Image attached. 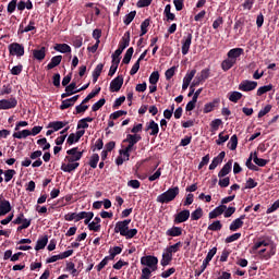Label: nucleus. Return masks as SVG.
<instances>
[{
    "label": "nucleus",
    "instance_id": "obj_4",
    "mask_svg": "<svg viewBox=\"0 0 279 279\" xmlns=\"http://www.w3.org/2000/svg\"><path fill=\"white\" fill-rule=\"evenodd\" d=\"M141 265H144L151 271H156L158 269V257L154 255H146L141 258Z\"/></svg>",
    "mask_w": 279,
    "mask_h": 279
},
{
    "label": "nucleus",
    "instance_id": "obj_56",
    "mask_svg": "<svg viewBox=\"0 0 279 279\" xmlns=\"http://www.w3.org/2000/svg\"><path fill=\"white\" fill-rule=\"evenodd\" d=\"M196 76H198L199 80L205 82L206 80H208V77H210V70H209V68H206V69L202 70L201 73L197 74Z\"/></svg>",
    "mask_w": 279,
    "mask_h": 279
},
{
    "label": "nucleus",
    "instance_id": "obj_46",
    "mask_svg": "<svg viewBox=\"0 0 279 279\" xmlns=\"http://www.w3.org/2000/svg\"><path fill=\"white\" fill-rule=\"evenodd\" d=\"M223 228V225L220 220L214 221L211 225L208 226L207 230H210L211 232H219Z\"/></svg>",
    "mask_w": 279,
    "mask_h": 279
},
{
    "label": "nucleus",
    "instance_id": "obj_52",
    "mask_svg": "<svg viewBox=\"0 0 279 279\" xmlns=\"http://www.w3.org/2000/svg\"><path fill=\"white\" fill-rule=\"evenodd\" d=\"M86 110H88V106L81 102L75 107V111H73V114H84Z\"/></svg>",
    "mask_w": 279,
    "mask_h": 279
},
{
    "label": "nucleus",
    "instance_id": "obj_62",
    "mask_svg": "<svg viewBox=\"0 0 279 279\" xmlns=\"http://www.w3.org/2000/svg\"><path fill=\"white\" fill-rule=\"evenodd\" d=\"M230 138V135H223V132L219 133L218 140L216 141L217 145H223Z\"/></svg>",
    "mask_w": 279,
    "mask_h": 279
},
{
    "label": "nucleus",
    "instance_id": "obj_44",
    "mask_svg": "<svg viewBox=\"0 0 279 279\" xmlns=\"http://www.w3.org/2000/svg\"><path fill=\"white\" fill-rule=\"evenodd\" d=\"M132 56H134V48L133 47H130L125 54H124V58L122 60V64H130L131 60H132Z\"/></svg>",
    "mask_w": 279,
    "mask_h": 279
},
{
    "label": "nucleus",
    "instance_id": "obj_53",
    "mask_svg": "<svg viewBox=\"0 0 279 279\" xmlns=\"http://www.w3.org/2000/svg\"><path fill=\"white\" fill-rule=\"evenodd\" d=\"M160 80V73L158 71H154L149 76V84L156 85Z\"/></svg>",
    "mask_w": 279,
    "mask_h": 279
},
{
    "label": "nucleus",
    "instance_id": "obj_11",
    "mask_svg": "<svg viewBox=\"0 0 279 279\" xmlns=\"http://www.w3.org/2000/svg\"><path fill=\"white\" fill-rule=\"evenodd\" d=\"M16 106H19V100L14 97L0 100V110H12V108H15Z\"/></svg>",
    "mask_w": 279,
    "mask_h": 279
},
{
    "label": "nucleus",
    "instance_id": "obj_64",
    "mask_svg": "<svg viewBox=\"0 0 279 279\" xmlns=\"http://www.w3.org/2000/svg\"><path fill=\"white\" fill-rule=\"evenodd\" d=\"M20 73H23V64H17L11 69V75H19Z\"/></svg>",
    "mask_w": 279,
    "mask_h": 279
},
{
    "label": "nucleus",
    "instance_id": "obj_34",
    "mask_svg": "<svg viewBox=\"0 0 279 279\" xmlns=\"http://www.w3.org/2000/svg\"><path fill=\"white\" fill-rule=\"evenodd\" d=\"M47 243H49V238L47 235H44L41 239H38L37 244L35 246L36 252H39V250H45V247H47Z\"/></svg>",
    "mask_w": 279,
    "mask_h": 279
},
{
    "label": "nucleus",
    "instance_id": "obj_57",
    "mask_svg": "<svg viewBox=\"0 0 279 279\" xmlns=\"http://www.w3.org/2000/svg\"><path fill=\"white\" fill-rule=\"evenodd\" d=\"M151 23V20L146 19L141 24V36H145L147 34V27H149V24Z\"/></svg>",
    "mask_w": 279,
    "mask_h": 279
},
{
    "label": "nucleus",
    "instance_id": "obj_16",
    "mask_svg": "<svg viewBox=\"0 0 279 279\" xmlns=\"http://www.w3.org/2000/svg\"><path fill=\"white\" fill-rule=\"evenodd\" d=\"M243 53H245V50L243 48H232L228 51L227 58H230L236 64V59L241 58Z\"/></svg>",
    "mask_w": 279,
    "mask_h": 279
},
{
    "label": "nucleus",
    "instance_id": "obj_19",
    "mask_svg": "<svg viewBox=\"0 0 279 279\" xmlns=\"http://www.w3.org/2000/svg\"><path fill=\"white\" fill-rule=\"evenodd\" d=\"M86 214L84 211H80L77 213H69L64 216L65 221H82V219H84V216Z\"/></svg>",
    "mask_w": 279,
    "mask_h": 279
},
{
    "label": "nucleus",
    "instance_id": "obj_55",
    "mask_svg": "<svg viewBox=\"0 0 279 279\" xmlns=\"http://www.w3.org/2000/svg\"><path fill=\"white\" fill-rule=\"evenodd\" d=\"M125 114H128V111L118 110V111H114L113 113H111L109 119H111L112 121H117V119H119L121 117H125Z\"/></svg>",
    "mask_w": 279,
    "mask_h": 279
},
{
    "label": "nucleus",
    "instance_id": "obj_59",
    "mask_svg": "<svg viewBox=\"0 0 279 279\" xmlns=\"http://www.w3.org/2000/svg\"><path fill=\"white\" fill-rule=\"evenodd\" d=\"M73 106H75V104L72 102V101L70 100V98H68V99L61 101L60 110H66L68 108H71V107H73Z\"/></svg>",
    "mask_w": 279,
    "mask_h": 279
},
{
    "label": "nucleus",
    "instance_id": "obj_21",
    "mask_svg": "<svg viewBox=\"0 0 279 279\" xmlns=\"http://www.w3.org/2000/svg\"><path fill=\"white\" fill-rule=\"evenodd\" d=\"M223 158H226V151H221L217 157H215L209 165V171H215L216 167H219L221 162H223Z\"/></svg>",
    "mask_w": 279,
    "mask_h": 279
},
{
    "label": "nucleus",
    "instance_id": "obj_5",
    "mask_svg": "<svg viewBox=\"0 0 279 279\" xmlns=\"http://www.w3.org/2000/svg\"><path fill=\"white\" fill-rule=\"evenodd\" d=\"M68 156H65L66 162H77L82 160V156H84V150L80 151L78 147H73L66 150Z\"/></svg>",
    "mask_w": 279,
    "mask_h": 279
},
{
    "label": "nucleus",
    "instance_id": "obj_26",
    "mask_svg": "<svg viewBox=\"0 0 279 279\" xmlns=\"http://www.w3.org/2000/svg\"><path fill=\"white\" fill-rule=\"evenodd\" d=\"M46 56H47L46 47H41L40 49L33 50V58H35V60H39V62H41V60H45Z\"/></svg>",
    "mask_w": 279,
    "mask_h": 279
},
{
    "label": "nucleus",
    "instance_id": "obj_45",
    "mask_svg": "<svg viewBox=\"0 0 279 279\" xmlns=\"http://www.w3.org/2000/svg\"><path fill=\"white\" fill-rule=\"evenodd\" d=\"M101 93V87H97L96 89L92 90L85 99H83L82 104H88L90 99H94V97H97Z\"/></svg>",
    "mask_w": 279,
    "mask_h": 279
},
{
    "label": "nucleus",
    "instance_id": "obj_7",
    "mask_svg": "<svg viewBox=\"0 0 279 279\" xmlns=\"http://www.w3.org/2000/svg\"><path fill=\"white\" fill-rule=\"evenodd\" d=\"M10 56H16L17 58H22L25 56V46L19 43H12L8 47Z\"/></svg>",
    "mask_w": 279,
    "mask_h": 279
},
{
    "label": "nucleus",
    "instance_id": "obj_51",
    "mask_svg": "<svg viewBox=\"0 0 279 279\" xmlns=\"http://www.w3.org/2000/svg\"><path fill=\"white\" fill-rule=\"evenodd\" d=\"M134 19H136V11H131L123 19L124 25H130V23H132V21H134Z\"/></svg>",
    "mask_w": 279,
    "mask_h": 279
},
{
    "label": "nucleus",
    "instance_id": "obj_41",
    "mask_svg": "<svg viewBox=\"0 0 279 279\" xmlns=\"http://www.w3.org/2000/svg\"><path fill=\"white\" fill-rule=\"evenodd\" d=\"M239 145V137L236 136V134L232 135L229 143L227 144V147H229V149L231 151H234V149H236Z\"/></svg>",
    "mask_w": 279,
    "mask_h": 279
},
{
    "label": "nucleus",
    "instance_id": "obj_60",
    "mask_svg": "<svg viewBox=\"0 0 279 279\" xmlns=\"http://www.w3.org/2000/svg\"><path fill=\"white\" fill-rule=\"evenodd\" d=\"M241 239V233H233L226 238L225 243H234V241H239Z\"/></svg>",
    "mask_w": 279,
    "mask_h": 279
},
{
    "label": "nucleus",
    "instance_id": "obj_48",
    "mask_svg": "<svg viewBox=\"0 0 279 279\" xmlns=\"http://www.w3.org/2000/svg\"><path fill=\"white\" fill-rule=\"evenodd\" d=\"M88 165L92 169H97V165H99V154H93L89 158Z\"/></svg>",
    "mask_w": 279,
    "mask_h": 279
},
{
    "label": "nucleus",
    "instance_id": "obj_58",
    "mask_svg": "<svg viewBox=\"0 0 279 279\" xmlns=\"http://www.w3.org/2000/svg\"><path fill=\"white\" fill-rule=\"evenodd\" d=\"M4 173V182H10L14 175H16V170L14 169H9L3 172Z\"/></svg>",
    "mask_w": 279,
    "mask_h": 279
},
{
    "label": "nucleus",
    "instance_id": "obj_43",
    "mask_svg": "<svg viewBox=\"0 0 279 279\" xmlns=\"http://www.w3.org/2000/svg\"><path fill=\"white\" fill-rule=\"evenodd\" d=\"M243 98V94L241 92H231L229 94V101H232L233 104H239L240 99Z\"/></svg>",
    "mask_w": 279,
    "mask_h": 279
},
{
    "label": "nucleus",
    "instance_id": "obj_61",
    "mask_svg": "<svg viewBox=\"0 0 279 279\" xmlns=\"http://www.w3.org/2000/svg\"><path fill=\"white\" fill-rule=\"evenodd\" d=\"M151 268H147V267H145V268H143L142 269V276L140 277V279H149V278H151Z\"/></svg>",
    "mask_w": 279,
    "mask_h": 279
},
{
    "label": "nucleus",
    "instance_id": "obj_37",
    "mask_svg": "<svg viewBox=\"0 0 279 279\" xmlns=\"http://www.w3.org/2000/svg\"><path fill=\"white\" fill-rule=\"evenodd\" d=\"M234 64H236V62L232 61V59L228 57L221 62V69L222 71L227 72L230 71Z\"/></svg>",
    "mask_w": 279,
    "mask_h": 279
},
{
    "label": "nucleus",
    "instance_id": "obj_28",
    "mask_svg": "<svg viewBox=\"0 0 279 279\" xmlns=\"http://www.w3.org/2000/svg\"><path fill=\"white\" fill-rule=\"evenodd\" d=\"M80 167V162H68L61 165V171H64V173H71L72 171H75Z\"/></svg>",
    "mask_w": 279,
    "mask_h": 279
},
{
    "label": "nucleus",
    "instance_id": "obj_50",
    "mask_svg": "<svg viewBox=\"0 0 279 279\" xmlns=\"http://www.w3.org/2000/svg\"><path fill=\"white\" fill-rule=\"evenodd\" d=\"M223 124V121L221 119H215L210 122V132H217L219 130L220 125Z\"/></svg>",
    "mask_w": 279,
    "mask_h": 279
},
{
    "label": "nucleus",
    "instance_id": "obj_25",
    "mask_svg": "<svg viewBox=\"0 0 279 279\" xmlns=\"http://www.w3.org/2000/svg\"><path fill=\"white\" fill-rule=\"evenodd\" d=\"M88 230L92 232H99L101 230V218L96 216L94 221L88 225Z\"/></svg>",
    "mask_w": 279,
    "mask_h": 279
},
{
    "label": "nucleus",
    "instance_id": "obj_22",
    "mask_svg": "<svg viewBox=\"0 0 279 279\" xmlns=\"http://www.w3.org/2000/svg\"><path fill=\"white\" fill-rule=\"evenodd\" d=\"M12 205L10 204V201L3 199L0 203V217H4V215H8V213H11Z\"/></svg>",
    "mask_w": 279,
    "mask_h": 279
},
{
    "label": "nucleus",
    "instance_id": "obj_14",
    "mask_svg": "<svg viewBox=\"0 0 279 279\" xmlns=\"http://www.w3.org/2000/svg\"><path fill=\"white\" fill-rule=\"evenodd\" d=\"M190 217H191V210L184 209L174 216V223H184L189 221Z\"/></svg>",
    "mask_w": 279,
    "mask_h": 279
},
{
    "label": "nucleus",
    "instance_id": "obj_3",
    "mask_svg": "<svg viewBox=\"0 0 279 279\" xmlns=\"http://www.w3.org/2000/svg\"><path fill=\"white\" fill-rule=\"evenodd\" d=\"M215 254H217V247H213V248L207 253V256H206V258L203 260V264H202V266H201V269L194 271L195 278H199L201 274H204V271H206V267H208V265H210V260H213V258L215 257Z\"/></svg>",
    "mask_w": 279,
    "mask_h": 279
},
{
    "label": "nucleus",
    "instance_id": "obj_29",
    "mask_svg": "<svg viewBox=\"0 0 279 279\" xmlns=\"http://www.w3.org/2000/svg\"><path fill=\"white\" fill-rule=\"evenodd\" d=\"M219 99L216 98L211 102H208L204 106L203 112L204 114H208V112H213L217 106H219Z\"/></svg>",
    "mask_w": 279,
    "mask_h": 279
},
{
    "label": "nucleus",
    "instance_id": "obj_6",
    "mask_svg": "<svg viewBox=\"0 0 279 279\" xmlns=\"http://www.w3.org/2000/svg\"><path fill=\"white\" fill-rule=\"evenodd\" d=\"M142 138L143 137L138 134H128L126 138L123 140V143H129L124 149H126L129 151H135L136 148L134 147V145H136V143L142 141Z\"/></svg>",
    "mask_w": 279,
    "mask_h": 279
},
{
    "label": "nucleus",
    "instance_id": "obj_30",
    "mask_svg": "<svg viewBox=\"0 0 279 279\" xmlns=\"http://www.w3.org/2000/svg\"><path fill=\"white\" fill-rule=\"evenodd\" d=\"M268 247H269V251L262 256L263 260H269L272 256H276V252H277L276 243L270 242V245Z\"/></svg>",
    "mask_w": 279,
    "mask_h": 279
},
{
    "label": "nucleus",
    "instance_id": "obj_32",
    "mask_svg": "<svg viewBox=\"0 0 279 279\" xmlns=\"http://www.w3.org/2000/svg\"><path fill=\"white\" fill-rule=\"evenodd\" d=\"M60 62H62V56H54L51 58L50 62L47 64L48 71H51V69H56V66H59Z\"/></svg>",
    "mask_w": 279,
    "mask_h": 279
},
{
    "label": "nucleus",
    "instance_id": "obj_47",
    "mask_svg": "<svg viewBox=\"0 0 279 279\" xmlns=\"http://www.w3.org/2000/svg\"><path fill=\"white\" fill-rule=\"evenodd\" d=\"M269 90H274V85H264L257 89V97H263L265 93H269Z\"/></svg>",
    "mask_w": 279,
    "mask_h": 279
},
{
    "label": "nucleus",
    "instance_id": "obj_42",
    "mask_svg": "<svg viewBox=\"0 0 279 279\" xmlns=\"http://www.w3.org/2000/svg\"><path fill=\"white\" fill-rule=\"evenodd\" d=\"M204 217V209L202 207H198L191 214L192 221H199Z\"/></svg>",
    "mask_w": 279,
    "mask_h": 279
},
{
    "label": "nucleus",
    "instance_id": "obj_33",
    "mask_svg": "<svg viewBox=\"0 0 279 279\" xmlns=\"http://www.w3.org/2000/svg\"><path fill=\"white\" fill-rule=\"evenodd\" d=\"M53 49L59 51V53H71V46L69 44H57Z\"/></svg>",
    "mask_w": 279,
    "mask_h": 279
},
{
    "label": "nucleus",
    "instance_id": "obj_2",
    "mask_svg": "<svg viewBox=\"0 0 279 279\" xmlns=\"http://www.w3.org/2000/svg\"><path fill=\"white\" fill-rule=\"evenodd\" d=\"M180 195V187L174 186L157 196L158 204H169Z\"/></svg>",
    "mask_w": 279,
    "mask_h": 279
},
{
    "label": "nucleus",
    "instance_id": "obj_40",
    "mask_svg": "<svg viewBox=\"0 0 279 279\" xmlns=\"http://www.w3.org/2000/svg\"><path fill=\"white\" fill-rule=\"evenodd\" d=\"M180 247H182V242H177L175 244L168 246L166 248V252L171 256H173V254H175L177 252H180Z\"/></svg>",
    "mask_w": 279,
    "mask_h": 279
},
{
    "label": "nucleus",
    "instance_id": "obj_49",
    "mask_svg": "<svg viewBox=\"0 0 279 279\" xmlns=\"http://www.w3.org/2000/svg\"><path fill=\"white\" fill-rule=\"evenodd\" d=\"M17 3H19V0H11L8 3V7H7L8 14H14V12H16Z\"/></svg>",
    "mask_w": 279,
    "mask_h": 279
},
{
    "label": "nucleus",
    "instance_id": "obj_9",
    "mask_svg": "<svg viewBox=\"0 0 279 279\" xmlns=\"http://www.w3.org/2000/svg\"><path fill=\"white\" fill-rule=\"evenodd\" d=\"M192 43H193V32L186 33L181 41L182 44L181 51L183 56H186L189 53Z\"/></svg>",
    "mask_w": 279,
    "mask_h": 279
},
{
    "label": "nucleus",
    "instance_id": "obj_20",
    "mask_svg": "<svg viewBox=\"0 0 279 279\" xmlns=\"http://www.w3.org/2000/svg\"><path fill=\"white\" fill-rule=\"evenodd\" d=\"M146 132H149L150 136H158V132H160V126H158V123H156V121L150 120L146 126Z\"/></svg>",
    "mask_w": 279,
    "mask_h": 279
},
{
    "label": "nucleus",
    "instance_id": "obj_38",
    "mask_svg": "<svg viewBox=\"0 0 279 279\" xmlns=\"http://www.w3.org/2000/svg\"><path fill=\"white\" fill-rule=\"evenodd\" d=\"M253 162H255V165H257V167H266L267 162H269L266 159L263 158H258V151H254L253 153Z\"/></svg>",
    "mask_w": 279,
    "mask_h": 279
},
{
    "label": "nucleus",
    "instance_id": "obj_12",
    "mask_svg": "<svg viewBox=\"0 0 279 279\" xmlns=\"http://www.w3.org/2000/svg\"><path fill=\"white\" fill-rule=\"evenodd\" d=\"M122 86H123V75H118L116 78L111 81L109 88L111 93H119Z\"/></svg>",
    "mask_w": 279,
    "mask_h": 279
},
{
    "label": "nucleus",
    "instance_id": "obj_23",
    "mask_svg": "<svg viewBox=\"0 0 279 279\" xmlns=\"http://www.w3.org/2000/svg\"><path fill=\"white\" fill-rule=\"evenodd\" d=\"M227 208L228 206L226 205H219L209 213V219H217L220 215H223L226 213Z\"/></svg>",
    "mask_w": 279,
    "mask_h": 279
},
{
    "label": "nucleus",
    "instance_id": "obj_31",
    "mask_svg": "<svg viewBox=\"0 0 279 279\" xmlns=\"http://www.w3.org/2000/svg\"><path fill=\"white\" fill-rule=\"evenodd\" d=\"M93 121H95V119L92 117L81 119L77 123V130H87L88 123H93Z\"/></svg>",
    "mask_w": 279,
    "mask_h": 279
},
{
    "label": "nucleus",
    "instance_id": "obj_1",
    "mask_svg": "<svg viewBox=\"0 0 279 279\" xmlns=\"http://www.w3.org/2000/svg\"><path fill=\"white\" fill-rule=\"evenodd\" d=\"M130 223H132V219L118 221L114 227L116 234H120L126 240L134 239L138 234V229H130Z\"/></svg>",
    "mask_w": 279,
    "mask_h": 279
},
{
    "label": "nucleus",
    "instance_id": "obj_35",
    "mask_svg": "<svg viewBox=\"0 0 279 279\" xmlns=\"http://www.w3.org/2000/svg\"><path fill=\"white\" fill-rule=\"evenodd\" d=\"M271 245V242H267V240H260L258 239L257 242L254 243L252 246L253 252H256L257 250H260V247H269Z\"/></svg>",
    "mask_w": 279,
    "mask_h": 279
},
{
    "label": "nucleus",
    "instance_id": "obj_54",
    "mask_svg": "<svg viewBox=\"0 0 279 279\" xmlns=\"http://www.w3.org/2000/svg\"><path fill=\"white\" fill-rule=\"evenodd\" d=\"M104 106H106V98H101L97 102H95L92 106V110L93 112H97V110H100V108H104Z\"/></svg>",
    "mask_w": 279,
    "mask_h": 279
},
{
    "label": "nucleus",
    "instance_id": "obj_10",
    "mask_svg": "<svg viewBox=\"0 0 279 279\" xmlns=\"http://www.w3.org/2000/svg\"><path fill=\"white\" fill-rule=\"evenodd\" d=\"M128 47H130V31L125 32L121 38L116 54L119 56V53H123Z\"/></svg>",
    "mask_w": 279,
    "mask_h": 279
},
{
    "label": "nucleus",
    "instance_id": "obj_15",
    "mask_svg": "<svg viewBox=\"0 0 279 279\" xmlns=\"http://www.w3.org/2000/svg\"><path fill=\"white\" fill-rule=\"evenodd\" d=\"M75 93H80V89H77V83L72 82L70 85L65 86V93L61 95V99H66V97H71V95H75Z\"/></svg>",
    "mask_w": 279,
    "mask_h": 279
},
{
    "label": "nucleus",
    "instance_id": "obj_27",
    "mask_svg": "<svg viewBox=\"0 0 279 279\" xmlns=\"http://www.w3.org/2000/svg\"><path fill=\"white\" fill-rule=\"evenodd\" d=\"M232 162L233 160L230 159L218 172V178H226L232 171Z\"/></svg>",
    "mask_w": 279,
    "mask_h": 279
},
{
    "label": "nucleus",
    "instance_id": "obj_36",
    "mask_svg": "<svg viewBox=\"0 0 279 279\" xmlns=\"http://www.w3.org/2000/svg\"><path fill=\"white\" fill-rule=\"evenodd\" d=\"M167 236H182L181 227H172L166 231Z\"/></svg>",
    "mask_w": 279,
    "mask_h": 279
},
{
    "label": "nucleus",
    "instance_id": "obj_18",
    "mask_svg": "<svg viewBox=\"0 0 279 279\" xmlns=\"http://www.w3.org/2000/svg\"><path fill=\"white\" fill-rule=\"evenodd\" d=\"M196 73L197 70L195 69L186 73V75L183 78L182 90H186V88L191 86V82H193V77H195Z\"/></svg>",
    "mask_w": 279,
    "mask_h": 279
},
{
    "label": "nucleus",
    "instance_id": "obj_13",
    "mask_svg": "<svg viewBox=\"0 0 279 279\" xmlns=\"http://www.w3.org/2000/svg\"><path fill=\"white\" fill-rule=\"evenodd\" d=\"M69 256H73V250H68L59 255H53L47 258L46 263H57V260H64V258H69Z\"/></svg>",
    "mask_w": 279,
    "mask_h": 279
},
{
    "label": "nucleus",
    "instance_id": "obj_63",
    "mask_svg": "<svg viewBox=\"0 0 279 279\" xmlns=\"http://www.w3.org/2000/svg\"><path fill=\"white\" fill-rule=\"evenodd\" d=\"M256 186H258V182H256L254 179L248 178L246 181V184L244 186V189H256Z\"/></svg>",
    "mask_w": 279,
    "mask_h": 279
},
{
    "label": "nucleus",
    "instance_id": "obj_39",
    "mask_svg": "<svg viewBox=\"0 0 279 279\" xmlns=\"http://www.w3.org/2000/svg\"><path fill=\"white\" fill-rule=\"evenodd\" d=\"M171 260H173V255H170V253H167V251L165 253H162V258L160 260V265L162 267H167V265L171 264Z\"/></svg>",
    "mask_w": 279,
    "mask_h": 279
},
{
    "label": "nucleus",
    "instance_id": "obj_8",
    "mask_svg": "<svg viewBox=\"0 0 279 279\" xmlns=\"http://www.w3.org/2000/svg\"><path fill=\"white\" fill-rule=\"evenodd\" d=\"M258 86V82L256 81H250V80H244L239 84V90H242V93H250L252 90H256Z\"/></svg>",
    "mask_w": 279,
    "mask_h": 279
},
{
    "label": "nucleus",
    "instance_id": "obj_24",
    "mask_svg": "<svg viewBox=\"0 0 279 279\" xmlns=\"http://www.w3.org/2000/svg\"><path fill=\"white\" fill-rule=\"evenodd\" d=\"M69 125V121H52L49 122L48 128L53 130V132H59L62 128H66Z\"/></svg>",
    "mask_w": 279,
    "mask_h": 279
},
{
    "label": "nucleus",
    "instance_id": "obj_17",
    "mask_svg": "<svg viewBox=\"0 0 279 279\" xmlns=\"http://www.w3.org/2000/svg\"><path fill=\"white\" fill-rule=\"evenodd\" d=\"M244 219H245V215H241L239 218H236L231 222V225L229 226V230L231 232H236V230H241V228H243Z\"/></svg>",
    "mask_w": 279,
    "mask_h": 279
}]
</instances>
